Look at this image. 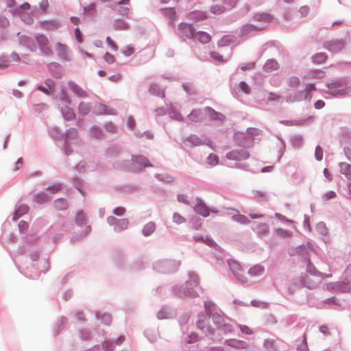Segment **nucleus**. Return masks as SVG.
I'll list each match as a JSON object with an SVG mask.
<instances>
[{"label": "nucleus", "mask_w": 351, "mask_h": 351, "mask_svg": "<svg viewBox=\"0 0 351 351\" xmlns=\"http://www.w3.org/2000/svg\"><path fill=\"white\" fill-rule=\"evenodd\" d=\"M178 200L179 202H181V203H183L185 204H189V201L187 199V196L186 195H183V194L178 195Z\"/></svg>", "instance_id": "09e8293b"}, {"label": "nucleus", "mask_w": 351, "mask_h": 351, "mask_svg": "<svg viewBox=\"0 0 351 351\" xmlns=\"http://www.w3.org/2000/svg\"><path fill=\"white\" fill-rule=\"evenodd\" d=\"M125 213V209L123 207H117L113 210V213L117 216H122Z\"/></svg>", "instance_id": "c03bdc74"}, {"label": "nucleus", "mask_w": 351, "mask_h": 351, "mask_svg": "<svg viewBox=\"0 0 351 351\" xmlns=\"http://www.w3.org/2000/svg\"><path fill=\"white\" fill-rule=\"evenodd\" d=\"M239 87L245 93H250V87L245 82H241L239 83Z\"/></svg>", "instance_id": "79ce46f5"}, {"label": "nucleus", "mask_w": 351, "mask_h": 351, "mask_svg": "<svg viewBox=\"0 0 351 351\" xmlns=\"http://www.w3.org/2000/svg\"><path fill=\"white\" fill-rule=\"evenodd\" d=\"M202 118L200 110H193L188 116V119L193 122L199 121Z\"/></svg>", "instance_id": "aec40b11"}, {"label": "nucleus", "mask_w": 351, "mask_h": 351, "mask_svg": "<svg viewBox=\"0 0 351 351\" xmlns=\"http://www.w3.org/2000/svg\"><path fill=\"white\" fill-rule=\"evenodd\" d=\"M256 17H258L257 19L258 20H260V21H267L270 19V16L268 15V14H261V15H259V16H257Z\"/></svg>", "instance_id": "6e6d98bb"}, {"label": "nucleus", "mask_w": 351, "mask_h": 351, "mask_svg": "<svg viewBox=\"0 0 351 351\" xmlns=\"http://www.w3.org/2000/svg\"><path fill=\"white\" fill-rule=\"evenodd\" d=\"M121 77V75L120 73H115L112 75H111L109 79L112 81H114V82H117L119 81Z\"/></svg>", "instance_id": "4d7b16f0"}, {"label": "nucleus", "mask_w": 351, "mask_h": 351, "mask_svg": "<svg viewBox=\"0 0 351 351\" xmlns=\"http://www.w3.org/2000/svg\"><path fill=\"white\" fill-rule=\"evenodd\" d=\"M345 83L343 82H333L328 84V88L331 90V93L336 95H344L348 92V88H343Z\"/></svg>", "instance_id": "20e7f679"}, {"label": "nucleus", "mask_w": 351, "mask_h": 351, "mask_svg": "<svg viewBox=\"0 0 351 351\" xmlns=\"http://www.w3.org/2000/svg\"><path fill=\"white\" fill-rule=\"evenodd\" d=\"M179 30L182 36L187 38H193L195 34V30L193 26L188 23H182L179 25Z\"/></svg>", "instance_id": "0eeeda50"}, {"label": "nucleus", "mask_w": 351, "mask_h": 351, "mask_svg": "<svg viewBox=\"0 0 351 351\" xmlns=\"http://www.w3.org/2000/svg\"><path fill=\"white\" fill-rule=\"evenodd\" d=\"M74 32H75V36L77 41L79 43H82L83 41V38H82V33H81L79 27H76L75 29Z\"/></svg>", "instance_id": "ea45409f"}, {"label": "nucleus", "mask_w": 351, "mask_h": 351, "mask_svg": "<svg viewBox=\"0 0 351 351\" xmlns=\"http://www.w3.org/2000/svg\"><path fill=\"white\" fill-rule=\"evenodd\" d=\"M256 29V27L252 25H245L241 28V35L243 36L252 31Z\"/></svg>", "instance_id": "72a5a7b5"}, {"label": "nucleus", "mask_w": 351, "mask_h": 351, "mask_svg": "<svg viewBox=\"0 0 351 351\" xmlns=\"http://www.w3.org/2000/svg\"><path fill=\"white\" fill-rule=\"evenodd\" d=\"M62 114L67 120L73 119L75 117L74 112L69 108H66L65 110H62Z\"/></svg>", "instance_id": "2f4dec72"}, {"label": "nucleus", "mask_w": 351, "mask_h": 351, "mask_svg": "<svg viewBox=\"0 0 351 351\" xmlns=\"http://www.w3.org/2000/svg\"><path fill=\"white\" fill-rule=\"evenodd\" d=\"M279 64L278 62L275 60H268L265 64L264 65V70L266 72H271L276 71L278 69Z\"/></svg>", "instance_id": "4468645a"}, {"label": "nucleus", "mask_w": 351, "mask_h": 351, "mask_svg": "<svg viewBox=\"0 0 351 351\" xmlns=\"http://www.w3.org/2000/svg\"><path fill=\"white\" fill-rule=\"evenodd\" d=\"M249 216L250 217L251 219H253L263 218L264 217V215L262 214H255V213H250L249 215Z\"/></svg>", "instance_id": "0e129e2a"}, {"label": "nucleus", "mask_w": 351, "mask_h": 351, "mask_svg": "<svg viewBox=\"0 0 351 351\" xmlns=\"http://www.w3.org/2000/svg\"><path fill=\"white\" fill-rule=\"evenodd\" d=\"M344 151L347 158L351 162V150L350 149H345Z\"/></svg>", "instance_id": "774afa93"}, {"label": "nucleus", "mask_w": 351, "mask_h": 351, "mask_svg": "<svg viewBox=\"0 0 351 351\" xmlns=\"http://www.w3.org/2000/svg\"><path fill=\"white\" fill-rule=\"evenodd\" d=\"M324 174L325 176V177L329 180V181H331L332 179V177L331 176V174L330 173V172L328 171V170L327 169H324Z\"/></svg>", "instance_id": "680f3d73"}, {"label": "nucleus", "mask_w": 351, "mask_h": 351, "mask_svg": "<svg viewBox=\"0 0 351 351\" xmlns=\"http://www.w3.org/2000/svg\"><path fill=\"white\" fill-rule=\"evenodd\" d=\"M324 106V102L322 100H318L315 103V108L316 109H320Z\"/></svg>", "instance_id": "bf43d9fd"}, {"label": "nucleus", "mask_w": 351, "mask_h": 351, "mask_svg": "<svg viewBox=\"0 0 351 351\" xmlns=\"http://www.w3.org/2000/svg\"><path fill=\"white\" fill-rule=\"evenodd\" d=\"M129 224V221L126 219H122L118 221V223L116 226V229L117 230H125L128 228Z\"/></svg>", "instance_id": "bb28decb"}, {"label": "nucleus", "mask_w": 351, "mask_h": 351, "mask_svg": "<svg viewBox=\"0 0 351 351\" xmlns=\"http://www.w3.org/2000/svg\"><path fill=\"white\" fill-rule=\"evenodd\" d=\"M211 57L218 62H223V57L217 52H212L210 53Z\"/></svg>", "instance_id": "8fccbe9b"}, {"label": "nucleus", "mask_w": 351, "mask_h": 351, "mask_svg": "<svg viewBox=\"0 0 351 351\" xmlns=\"http://www.w3.org/2000/svg\"><path fill=\"white\" fill-rule=\"evenodd\" d=\"M69 88L71 90L77 97L81 98H84L87 97L86 92L83 90L79 85L75 84V82L70 81L68 83Z\"/></svg>", "instance_id": "6e6552de"}, {"label": "nucleus", "mask_w": 351, "mask_h": 351, "mask_svg": "<svg viewBox=\"0 0 351 351\" xmlns=\"http://www.w3.org/2000/svg\"><path fill=\"white\" fill-rule=\"evenodd\" d=\"M29 210V207L26 204H21L19 206L17 210L14 214L13 219L17 220L21 216L27 213Z\"/></svg>", "instance_id": "2eb2a0df"}, {"label": "nucleus", "mask_w": 351, "mask_h": 351, "mask_svg": "<svg viewBox=\"0 0 351 351\" xmlns=\"http://www.w3.org/2000/svg\"><path fill=\"white\" fill-rule=\"evenodd\" d=\"M197 339H198L197 335L195 333H191L188 337L187 342L189 343H195V341H197Z\"/></svg>", "instance_id": "a18cd8bd"}, {"label": "nucleus", "mask_w": 351, "mask_h": 351, "mask_svg": "<svg viewBox=\"0 0 351 351\" xmlns=\"http://www.w3.org/2000/svg\"><path fill=\"white\" fill-rule=\"evenodd\" d=\"M229 267L237 279L241 282H246L247 279L243 272L241 266L235 261H230L228 262Z\"/></svg>", "instance_id": "f257e3e1"}, {"label": "nucleus", "mask_w": 351, "mask_h": 351, "mask_svg": "<svg viewBox=\"0 0 351 351\" xmlns=\"http://www.w3.org/2000/svg\"><path fill=\"white\" fill-rule=\"evenodd\" d=\"M134 49L132 46H127L123 50V53L127 56L132 55V53H134Z\"/></svg>", "instance_id": "a19ab883"}, {"label": "nucleus", "mask_w": 351, "mask_h": 351, "mask_svg": "<svg viewBox=\"0 0 351 351\" xmlns=\"http://www.w3.org/2000/svg\"><path fill=\"white\" fill-rule=\"evenodd\" d=\"M239 328H240V330L241 331L243 332V333H245L246 335H250L252 334V331L250 329L249 327H247V326H244V325H240L239 326Z\"/></svg>", "instance_id": "603ef678"}, {"label": "nucleus", "mask_w": 351, "mask_h": 351, "mask_svg": "<svg viewBox=\"0 0 351 351\" xmlns=\"http://www.w3.org/2000/svg\"><path fill=\"white\" fill-rule=\"evenodd\" d=\"M156 113L158 116H162L166 114V111L163 108H158L156 110Z\"/></svg>", "instance_id": "338daca9"}, {"label": "nucleus", "mask_w": 351, "mask_h": 351, "mask_svg": "<svg viewBox=\"0 0 351 351\" xmlns=\"http://www.w3.org/2000/svg\"><path fill=\"white\" fill-rule=\"evenodd\" d=\"M104 58L108 64H113L115 62V58L108 52L105 53Z\"/></svg>", "instance_id": "e433bc0d"}, {"label": "nucleus", "mask_w": 351, "mask_h": 351, "mask_svg": "<svg viewBox=\"0 0 351 351\" xmlns=\"http://www.w3.org/2000/svg\"><path fill=\"white\" fill-rule=\"evenodd\" d=\"M55 50L58 57L64 60H69V47L66 45L62 43L55 44Z\"/></svg>", "instance_id": "423d86ee"}, {"label": "nucleus", "mask_w": 351, "mask_h": 351, "mask_svg": "<svg viewBox=\"0 0 351 351\" xmlns=\"http://www.w3.org/2000/svg\"><path fill=\"white\" fill-rule=\"evenodd\" d=\"M269 226L266 223H261L256 225L255 230L260 235H265L268 233Z\"/></svg>", "instance_id": "dca6fc26"}, {"label": "nucleus", "mask_w": 351, "mask_h": 351, "mask_svg": "<svg viewBox=\"0 0 351 351\" xmlns=\"http://www.w3.org/2000/svg\"><path fill=\"white\" fill-rule=\"evenodd\" d=\"M304 285L310 289H313L317 287V283L311 277H306L304 281Z\"/></svg>", "instance_id": "cd10ccee"}, {"label": "nucleus", "mask_w": 351, "mask_h": 351, "mask_svg": "<svg viewBox=\"0 0 351 351\" xmlns=\"http://www.w3.org/2000/svg\"><path fill=\"white\" fill-rule=\"evenodd\" d=\"M209 319L210 317L205 318L204 319H199L197 321V327L202 330L204 331L205 332H208L210 334H213L214 332V329L212 328L210 326H206V324L208 323Z\"/></svg>", "instance_id": "f8f14e48"}, {"label": "nucleus", "mask_w": 351, "mask_h": 351, "mask_svg": "<svg viewBox=\"0 0 351 351\" xmlns=\"http://www.w3.org/2000/svg\"><path fill=\"white\" fill-rule=\"evenodd\" d=\"M336 196V193L334 191H330L325 195V197L327 199L334 198Z\"/></svg>", "instance_id": "052dcab7"}, {"label": "nucleus", "mask_w": 351, "mask_h": 351, "mask_svg": "<svg viewBox=\"0 0 351 351\" xmlns=\"http://www.w3.org/2000/svg\"><path fill=\"white\" fill-rule=\"evenodd\" d=\"M128 11H129V8L128 7L121 6L119 10V13L121 14H122V15L127 14Z\"/></svg>", "instance_id": "13d9d810"}, {"label": "nucleus", "mask_w": 351, "mask_h": 351, "mask_svg": "<svg viewBox=\"0 0 351 351\" xmlns=\"http://www.w3.org/2000/svg\"><path fill=\"white\" fill-rule=\"evenodd\" d=\"M60 98H61L62 100L65 101L66 103H68V104L71 103L70 99L64 90H62L61 91L60 95Z\"/></svg>", "instance_id": "de8ad7c7"}, {"label": "nucleus", "mask_w": 351, "mask_h": 351, "mask_svg": "<svg viewBox=\"0 0 351 351\" xmlns=\"http://www.w3.org/2000/svg\"><path fill=\"white\" fill-rule=\"evenodd\" d=\"M194 210L196 213L204 217H208L210 211L208 207L201 200H199L197 204L194 206Z\"/></svg>", "instance_id": "1a4fd4ad"}, {"label": "nucleus", "mask_w": 351, "mask_h": 351, "mask_svg": "<svg viewBox=\"0 0 351 351\" xmlns=\"http://www.w3.org/2000/svg\"><path fill=\"white\" fill-rule=\"evenodd\" d=\"M106 43L109 47H110L113 51H117L118 50V46L117 44L110 38V37L108 36L106 39Z\"/></svg>", "instance_id": "f704fd0d"}, {"label": "nucleus", "mask_w": 351, "mask_h": 351, "mask_svg": "<svg viewBox=\"0 0 351 351\" xmlns=\"http://www.w3.org/2000/svg\"><path fill=\"white\" fill-rule=\"evenodd\" d=\"M287 84L291 87H297L300 84V80L298 77L293 76L287 80Z\"/></svg>", "instance_id": "7c9ffc66"}, {"label": "nucleus", "mask_w": 351, "mask_h": 351, "mask_svg": "<svg viewBox=\"0 0 351 351\" xmlns=\"http://www.w3.org/2000/svg\"><path fill=\"white\" fill-rule=\"evenodd\" d=\"M344 47L343 42L341 40H334L326 43L325 47L330 51L337 52L341 51Z\"/></svg>", "instance_id": "9d476101"}, {"label": "nucleus", "mask_w": 351, "mask_h": 351, "mask_svg": "<svg viewBox=\"0 0 351 351\" xmlns=\"http://www.w3.org/2000/svg\"><path fill=\"white\" fill-rule=\"evenodd\" d=\"M232 40H231V38H230L229 36H226L224 37H223L221 38V40L219 41V45H227L228 43H230Z\"/></svg>", "instance_id": "3c124183"}, {"label": "nucleus", "mask_w": 351, "mask_h": 351, "mask_svg": "<svg viewBox=\"0 0 351 351\" xmlns=\"http://www.w3.org/2000/svg\"><path fill=\"white\" fill-rule=\"evenodd\" d=\"M162 13L165 16L168 17L172 22L177 19L176 12L172 8L163 9Z\"/></svg>", "instance_id": "a211bd4d"}, {"label": "nucleus", "mask_w": 351, "mask_h": 351, "mask_svg": "<svg viewBox=\"0 0 351 351\" xmlns=\"http://www.w3.org/2000/svg\"><path fill=\"white\" fill-rule=\"evenodd\" d=\"M277 232L279 235L282 236V237H289L291 236V232L289 231L285 230L283 229H278L277 230Z\"/></svg>", "instance_id": "864d4df0"}, {"label": "nucleus", "mask_w": 351, "mask_h": 351, "mask_svg": "<svg viewBox=\"0 0 351 351\" xmlns=\"http://www.w3.org/2000/svg\"><path fill=\"white\" fill-rule=\"evenodd\" d=\"M84 219L85 217L82 212L80 211L77 213L76 215V221L77 223L82 225L84 223Z\"/></svg>", "instance_id": "49530a36"}, {"label": "nucleus", "mask_w": 351, "mask_h": 351, "mask_svg": "<svg viewBox=\"0 0 351 351\" xmlns=\"http://www.w3.org/2000/svg\"><path fill=\"white\" fill-rule=\"evenodd\" d=\"M90 110V106L87 103L82 102L79 106V111L82 115L86 114Z\"/></svg>", "instance_id": "c85d7f7f"}, {"label": "nucleus", "mask_w": 351, "mask_h": 351, "mask_svg": "<svg viewBox=\"0 0 351 351\" xmlns=\"http://www.w3.org/2000/svg\"><path fill=\"white\" fill-rule=\"evenodd\" d=\"M327 56L324 53H317L312 57L313 62L317 64L324 62Z\"/></svg>", "instance_id": "b1692460"}, {"label": "nucleus", "mask_w": 351, "mask_h": 351, "mask_svg": "<svg viewBox=\"0 0 351 351\" xmlns=\"http://www.w3.org/2000/svg\"><path fill=\"white\" fill-rule=\"evenodd\" d=\"M199 285L198 278L195 275L191 276L189 281L186 282V290L184 291V295L189 297H196L197 293L193 290L194 287H197Z\"/></svg>", "instance_id": "7ed1b4c3"}, {"label": "nucleus", "mask_w": 351, "mask_h": 351, "mask_svg": "<svg viewBox=\"0 0 351 351\" xmlns=\"http://www.w3.org/2000/svg\"><path fill=\"white\" fill-rule=\"evenodd\" d=\"M193 38H195L202 43H208L211 39V36L205 32H197L196 33L195 32L194 36Z\"/></svg>", "instance_id": "9b49d317"}, {"label": "nucleus", "mask_w": 351, "mask_h": 351, "mask_svg": "<svg viewBox=\"0 0 351 351\" xmlns=\"http://www.w3.org/2000/svg\"><path fill=\"white\" fill-rule=\"evenodd\" d=\"M249 153L243 149L233 150L227 154L226 157L228 159L234 160H242L249 158Z\"/></svg>", "instance_id": "39448f33"}, {"label": "nucleus", "mask_w": 351, "mask_h": 351, "mask_svg": "<svg viewBox=\"0 0 351 351\" xmlns=\"http://www.w3.org/2000/svg\"><path fill=\"white\" fill-rule=\"evenodd\" d=\"M206 112L213 119H220V120H222L223 119L224 117L222 114L221 113H219V112H217L216 111H215L213 108H210V107H206Z\"/></svg>", "instance_id": "5701e85b"}, {"label": "nucleus", "mask_w": 351, "mask_h": 351, "mask_svg": "<svg viewBox=\"0 0 351 351\" xmlns=\"http://www.w3.org/2000/svg\"><path fill=\"white\" fill-rule=\"evenodd\" d=\"M315 156L317 160H322L323 158V152L320 146H317L315 151Z\"/></svg>", "instance_id": "4c0bfd02"}, {"label": "nucleus", "mask_w": 351, "mask_h": 351, "mask_svg": "<svg viewBox=\"0 0 351 351\" xmlns=\"http://www.w3.org/2000/svg\"><path fill=\"white\" fill-rule=\"evenodd\" d=\"M156 230V224L154 222L147 223L143 229V233L145 237L149 236Z\"/></svg>", "instance_id": "6ab92c4d"}, {"label": "nucleus", "mask_w": 351, "mask_h": 351, "mask_svg": "<svg viewBox=\"0 0 351 351\" xmlns=\"http://www.w3.org/2000/svg\"><path fill=\"white\" fill-rule=\"evenodd\" d=\"M208 162L211 165H215L218 162V158L215 154H210L207 158Z\"/></svg>", "instance_id": "58836bf2"}, {"label": "nucleus", "mask_w": 351, "mask_h": 351, "mask_svg": "<svg viewBox=\"0 0 351 351\" xmlns=\"http://www.w3.org/2000/svg\"><path fill=\"white\" fill-rule=\"evenodd\" d=\"M36 41L40 46L42 51L47 56H51L53 53V51L50 47L49 40L47 37L44 34L38 35L36 37Z\"/></svg>", "instance_id": "f03ea898"}, {"label": "nucleus", "mask_w": 351, "mask_h": 351, "mask_svg": "<svg viewBox=\"0 0 351 351\" xmlns=\"http://www.w3.org/2000/svg\"><path fill=\"white\" fill-rule=\"evenodd\" d=\"M210 11L215 14H221L224 12V8L219 5H215L210 8Z\"/></svg>", "instance_id": "473e14b6"}, {"label": "nucleus", "mask_w": 351, "mask_h": 351, "mask_svg": "<svg viewBox=\"0 0 351 351\" xmlns=\"http://www.w3.org/2000/svg\"><path fill=\"white\" fill-rule=\"evenodd\" d=\"M42 28L46 30L55 29L58 27V24L55 21H45L40 22Z\"/></svg>", "instance_id": "4be33fe9"}, {"label": "nucleus", "mask_w": 351, "mask_h": 351, "mask_svg": "<svg viewBox=\"0 0 351 351\" xmlns=\"http://www.w3.org/2000/svg\"><path fill=\"white\" fill-rule=\"evenodd\" d=\"M47 200L48 196L43 192L38 193L34 197V201L38 204H43Z\"/></svg>", "instance_id": "a878e982"}, {"label": "nucleus", "mask_w": 351, "mask_h": 351, "mask_svg": "<svg viewBox=\"0 0 351 351\" xmlns=\"http://www.w3.org/2000/svg\"><path fill=\"white\" fill-rule=\"evenodd\" d=\"M71 21L75 25H77L79 24V23L80 22V19L77 16H71Z\"/></svg>", "instance_id": "e2e57ef3"}, {"label": "nucleus", "mask_w": 351, "mask_h": 351, "mask_svg": "<svg viewBox=\"0 0 351 351\" xmlns=\"http://www.w3.org/2000/svg\"><path fill=\"white\" fill-rule=\"evenodd\" d=\"M339 167L341 173L350 179L351 177V165L346 162H341Z\"/></svg>", "instance_id": "f3484780"}, {"label": "nucleus", "mask_w": 351, "mask_h": 351, "mask_svg": "<svg viewBox=\"0 0 351 351\" xmlns=\"http://www.w3.org/2000/svg\"><path fill=\"white\" fill-rule=\"evenodd\" d=\"M264 271V267L260 265H256L251 267L249 270V274L252 276H259Z\"/></svg>", "instance_id": "412c9836"}, {"label": "nucleus", "mask_w": 351, "mask_h": 351, "mask_svg": "<svg viewBox=\"0 0 351 351\" xmlns=\"http://www.w3.org/2000/svg\"><path fill=\"white\" fill-rule=\"evenodd\" d=\"M132 160L134 163L138 167H145L151 166L148 160L143 156H135L132 158Z\"/></svg>", "instance_id": "ddd939ff"}, {"label": "nucleus", "mask_w": 351, "mask_h": 351, "mask_svg": "<svg viewBox=\"0 0 351 351\" xmlns=\"http://www.w3.org/2000/svg\"><path fill=\"white\" fill-rule=\"evenodd\" d=\"M171 117L178 121H182L183 120V117L182 116V114L178 112H176L175 110H172L171 112Z\"/></svg>", "instance_id": "37998d69"}, {"label": "nucleus", "mask_w": 351, "mask_h": 351, "mask_svg": "<svg viewBox=\"0 0 351 351\" xmlns=\"http://www.w3.org/2000/svg\"><path fill=\"white\" fill-rule=\"evenodd\" d=\"M234 219L243 224H248L250 223V220L246 216L240 214L235 215Z\"/></svg>", "instance_id": "c756f323"}, {"label": "nucleus", "mask_w": 351, "mask_h": 351, "mask_svg": "<svg viewBox=\"0 0 351 351\" xmlns=\"http://www.w3.org/2000/svg\"><path fill=\"white\" fill-rule=\"evenodd\" d=\"M54 206L57 210H63L66 209L67 203L64 199H58L54 202Z\"/></svg>", "instance_id": "393cba45"}, {"label": "nucleus", "mask_w": 351, "mask_h": 351, "mask_svg": "<svg viewBox=\"0 0 351 351\" xmlns=\"http://www.w3.org/2000/svg\"><path fill=\"white\" fill-rule=\"evenodd\" d=\"M173 221L178 224L182 223L185 221V219L178 213H174L173 216Z\"/></svg>", "instance_id": "c9c22d12"}, {"label": "nucleus", "mask_w": 351, "mask_h": 351, "mask_svg": "<svg viewBox=\"0 0 351 351\" xmlns=\"http://www.w3.org/2000/svg\"><path fill=\"white\" fill-rule=\"evenodd\" d=\"M19 228L22 230V231H25V230H27V224L26 222L25 221H21L19 223Z\"/></svg>", "instance_id": "69168bd1"}, {"label": "nucleus", "mask_w": 351, "mask_h": 351, "mask_svg": "<svg viewBox=\"0 0 351 351\" xmlns=\"http://www.w3.org/2000/svg\"><path fill=\"white\" fill-rule=\"evenodd\" d=\"M60 189V184H57L53 185V186L49 187L47 189L48 191H51L52 193H56Z\"/></svg>", "instance_id": "5fc2aeb1"}]
</instances>
